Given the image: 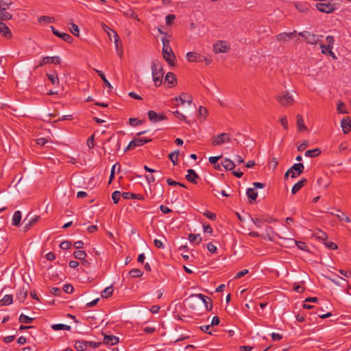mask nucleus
Segmentation results:
<instances>
[{
	"instance_id": "f257e3e1",
	"label": "nucleus",
	"mask_w": 351,
	"mask_h": 351,
	"mask_svg": "<svg viewBox=\"0 0 351 351\" xmlns=\"http://www.w3.org/2000/svg\"><path fill=\"white\" fill-rule=\"evenodd\" d=\"M152 71L154 84L156 86H159L162 84V79L164 75L163 69L159 61H152Z\"/></svg>"
},
{
	"instance_id": "f03ea898",
	"label": "nucleus",
	"mask_w": 351,
	"mask_h": 351,
	"mask_svg": "<svg viewBox=\"0 0 351 351\" xmlns=\"http://www.w3.org/2000/svg\"><path fill=\"white\" fill-rule=\"evenodd\" d=\"M162 56L170 66H173L176 65V58L170 45H162Z\"/></svg>"
},
{
	"instance_id": "7ed1b4c3",
	"label": "nucleus",
	"mask_w": 351,
	"mask_h": 351,
	"mask_svg": "<svg viewBox=\"0 0 351 351\" xmlns=\"http://www.w3.org/2000/svg\"><path fill=\"white\" fill-rule=\"evenodd\" d=\"M186 59L191 62H204L206 65H209L212 62V59L209 56L205 57L196 52H188L186 53Z\"/></svg>"
},
{
	"instance_id": "20e7f679",
	"label": "nucleus",
	"mask_w": 351,
	"mask_h": 351,
	"mask_svg": "<svg viewBox=\"0 0 351 351\" xmlns=\"http://www.w3.org/2000/svg\"><path fill=\"white\" fill-rule=\"evenodd\" d=\"M278 102L283 106L292 105L294 102L293 97L288 91H283L276 97Z\"/></svg>"
},
{
	"instance_id": "39448f33",
	"label": "nucleus",
	"mask_w": 351,
	"mask_h": 351,
	"mask_svg": "<svg viewBox=\"0 0 351 351\" xmlns=\"http://www.w3.org/2000/svg\"><path fill=\"white\" fill-rule=\"evenodd\" d=\"M100 345V342L77 340L75 341L74 347L77 351H84L86 350L88 347L96 348H98Z\"/></svg>"
},
{
	"instance_id": "423d86ee",
	"label": "nucleus",
	"mask_w": 351,
	"mask_h": 351,
	"mask_svg": "<svg viewBox=\"0 0 351 351\" xmlns=\"http://www.w3.org/2000/svg\"><path fill=\"white\" fill-rule=\"evenodd\" d=\"M230 135L228 133H221L213 136L211 138V143L213 146H219L223 143H230Z\"/></svg>"
},
{
	"instance_id": "0eeeda50",
	"label": "nucleus",
	"mask_w": 351,
	"mask_h": 351,
	"mask_svg": "<svg viewBox=\"0 0 351 351\" xmlns=\"http://www.w3.org/2000/svg\"><path fill=\"white\" fill-rule=\"evenodd\" d=\"M10 5L11 3L0 0V20L8 21L12 19V14L6 11Z\"/></svg>"
},
{
	"instance_id": "6e6552de",
	"label": "nucleus",
	"mask_w": 351,
	"mask_h": 351,
	"mask_svg": "<svg viewBox=\"0 0 351 351\" xmlns=\"http://www.w3.org/2000/svg\"><path fill=\"white\" fill-rule=\"evenodd\" d=\"M299 35L306 38L305 41L309 44H316L318 42H322V40H321V38H323L322 36L311 34L310 32L307 31L300 32Z\"/></svg>"
},
{
	"instance_id": "1a4fd4ad",
	"label": "nucleus",
	"mask_w": 351,
	"mask_h": 351,
	"mask_svg": "<svg viewBox=\"0 0 351 351\" xmlns=\"http://www.w3.org/2000/svg\"><path fill=\"white\" fill-rule=\"evenodd\" d=\"M152 141V138H134L132 141H131L125 148V152L130 149H133L136 147H139L143 145L144 144L151 142Z\"/></svg>"
},
{
	"instance_id": "9d476101",
	"label": "nucleus",
	"mask_w": 351,
	"mask_h": 351,
	"mask_svg": "<svg viewBox=\"0 0 351 351\" xmlns=\"http://www.w3.org/2000/svg\"><path fill=\"white\" fill-rule=\"evenodd\" d=\"M316 8L322 12L331 13L335 10V5L330 3H318L316 4Z\"/></svg>"
},
{
	"instance_id": "9b49d317",
	"label": "nucleus",
	"mask_w": 351,
	"mask_h": 351,
	"mask_svg": "<svg viewBox=\"0 0 351 351\" xmlns=\"http://www.w3.org/2000/svg\"><path fill=\"white\" fill-rule=\"evenodd\" d=\"M304 169V165L299 162L294 164L290 169H289V172H291V177L294 178L300 176L303 172Z\"/></svg>"
},
{
	"instance_id": "f8f14e48",
	"label": "nucleus",
	"mask_w": 351,
	"mask_h": 351,
	"mask_svg": "<svg viewBox=\"0 0 351 351\" xmlns=\"http://www.w3.org/2000/svg\"><path fill=\"white\" fill-rule=\"evenodd\" d=\"M29 217V215H28L23 221V223L25 224L23 226L24 232H27L40 219V216L38 215L34 216L31 218Z\"/></svg>"
},
{
	"instance_id": "ddd939ff",
	"label": "nucleus",
	"mask_w": 351,
	"mask_h": 351,
	"mask_svg": "<svg viewBox=\"0 0 351 351\" xmlns=\"http://www.w3.org/2000/svg\"><path fill=\"white\" fill-rule=\"evenodd\" d=\"M147 115L150 121L153 123H157L167 119L166 116L163 115L162 114H158L154 110H149Z\"/></svg>"
},
{
	"instance_id": "4468645a",
	"label": "nucleus",
	"mask_w": 351,
	"mask_h": 351,
	"mask_svg": "<svg viewBox=\"0 0 351 351\" xmlns=\"http://www.w3.org/2000/svg\"><path fill=\"white\" fill-rule=\"evenodd\" d=\"M296 36V32L294 31L293 32H291L289 34L287 33H281L276 36V41L280 43H288L291 41V39Z\"/></svg>"
},
{
	"instance_id": "2eb2a0df",
	"label": "nucleus",
	"mask_w": 351,
	"mask_h": 351,
	"mask_svg": "<svg viewBox=\"0 0 351 351\" xmlns=\"http://www.w3.org/2000/svg\"><path fill=\"white\" fill-rule=\"evenodd\" d=\"M52 63L54 64H60L61 63V59L59 56H53V57H45L43 58L42 61L39 63L38 66H42L44 64Z\"/></svg>"
},
{
	"instance_id": "dca6fc26",
	"label": "nucleus",
	"mask_w": 351,
	"mask_h": 351,
	"mask_svg": "<svg viewBox=\"0 0 351 351\" xmlns=\"http://www.w3.org/2000/svg\"><path fill=\"white\" fill-rule=\"evenodd\" d=\"M51 28L53 34L62 38L64 41L67 42L69 43L73 42L72 38L69 34L63 32H59L53 26H51Z\"/></svg>"
},
{
	"instance_id": "f3484780",
	"label": "nucleus",
	"mask_w": 351,
	"mask_h": 351,
	"mask_svg": "<svg viewBox=\"0 0 351 351\" xmlns=\"http://www.w3.org/2000/svg\"><path fill=\"white\" fill-rule=\"evenodd\" d=\"M172 100L180 101L181 104H184L185 102H187L189 104H191L193 101V97L191 95H188L186 93H182L179 97H176Z\"/></svg>"
},
{
	"instance_id": "a211bd4d",
	"label": "nucleus",
	"mask_w": 351,
	"mask_h": 351,
	"mask_svg": "<svg viewBox=\"0 0 351 351\" xmlns=\"http://www.w3.org/2000/svg\"><path fill=\"white\" fill-rule=\"evenodd\" d=\"M341 127L344 134H348L350 131L351 121L349 117H346L341 120Z\"/></svg>"
},
{
	"instance_id": "6ab92c4d",
	"label": "nucleus",
	"mask_w": 351,
	"mask_h": 351,
	"mask_svg": "<svg viewBox=\"0 0 351 351\" xmlns=\"http://www.w3.org/2000/svg\"><path fill=\"white\" fill-rule=\"evenodd\" d=\"M320 47L322 49V53L327 55L330 56L332 59L337 60V57L335 54L334 52H332V45H320Z\"/></svg>"
},
{
	"instance_id": "aec40b11",
	"label": "nucleus",
	"mask_w": 351,
	"mask_h": 351,
	"mask_svg": "<svg viewBox=\"0 0 351 351\" xmlns=\"http://www.w3.org/2000/svg\"><path fill=\"white\" fill-rule=\"evenodd\" d=\"M123 198L125 199H136L138 200L144 199V196L141 194H136L130 192H124L122 193Z\"/></svg>"
},
{
	"instance_id": "412c9836",
	"label": "nucleus",
	"mask_w": 351,
	"mask_h": 351,
	"mask_svg": "<svg viewBox=\"0 0 351 351\" xmlns=\"http://www.w3.org/2000/svg\"><path fill=\"white\" fill-rule=\"evenodd\" d=\"M187 173H188L186 176V179L193 184H196L197 178L199 177L196 172L193 169H189L187 171Z\"/></svg>"
},
{
	"instance_id": "4be33fe9",
	"label": "nucleus",
	"mask_w": 351,
	"mask_h": 351,
	"mask_svg": "<svg viewBox=\"0 0 351 351\" xmlns=\"http://www.w3.org/2000/svg\"><path fill=\"white\" fill-rule=\"evenodd\" d=\"M119 343V338L114 335H105L104 343L106 345L114 346Z\"/></svg>"
},
{
	"instance_id": "5701e85b",
	"label": "nucleus",
	"mask_w": 351,
	"mask_h": 351,
	"mask_svg": "<svg viewBox=\"0 0 351 351\" xmlns=\"http://www.w3.org/2000/svg\"><path fill=\"white\" fill-rule=\"evenodd\" d=\"M274 235V232L273 228L267 226L265 228V233L262 234L261 237L263 238L264 239H268L269 241H273Z\"/></svg>"
},
{
	"instance_id": "b1692460",
	"label": "nucleus",
	"mask_w": 351,
	"mask_h": 351,
	"mask_svg": "<svg viewBox=\"0 0 351 351\" xmlns=\"http://www.w3.org/2000/svg\"><path fill=\"white\" fill-rule=\"evenodd\" d=\"M307 182V180L305 178H302L300 181H298L297 183H295L293 186L292 187L291 192L293 194H295L298 193Z\"/></svg>"
},
{
	"instance_id": "393cba45",
	"label": "nucleus",
	"mask_w": 351,
	"mask_h": 351,
	"mask_svg": "<svg viewBox=\"0 0 351 351\" xmlns=\"http://www.w3.org/2000/svg\"><path fill=\"white\" fill-rule=\"evenodd\" d=\"M27 295V290L24 287L20 289L16 293V299L21 302H24Z\"/></svg>"
},
{
	"instance_id": "a878e982",
	"label": "nucleus",
	"mask_w": 351,
	"mask_h": 351,
	"mask_svg": "<svg viewBox=\"0 0 351 351\" xmlns=\"http://www.w3.org/2000/svg\"><path fill=\"white\" fill-rule=\"evenodd\" d=\"M221 165L226 170L228 171L232 170L235 167L234 162L229 158L223 159L221 162Z\"/></svg>"
},
{
	"instance_id": "bb28decb",
	"label": "nucleus",
	"mask_w": 351,
	"mask_h": 351,
	"mask_svg": "<svg viewBox=\"0 0 351 351\" xmlns=\"http://www.w3.org/2000/svg\"><path fill=\"white\" fill-rule=\"evenodd\" d=\"M230 45H213V51L215 53H228L230 50Z\"/></svg>"
},
{
	"instance_id": "cd10ccee",
	"label": "nucleus",
	"mask_w": 351,
	"mask_h": 351,
	"mask_svg": "<svg viewBox=\"0 0 351 351\" xmlns=\"http://www.w3.org/2000/svg\"><path fill=\"white\" fill-rule=\"evenodd\" d=\"M21 221V212L16 210L14 213L12 219V224L14 226H19Z\"/></svg>"
},
{
	"instance_id": "c85d7f7f",
	"label": "nucleus",
	"mask_w": 351,
	"mask_h": 351,
	"mask_svg": "<svg viewBox=\"0 0 351 351\" xmlns=\"http://www.w3.org/2000/svg\"><path fill=\"white\" fill-rule=\"evenodd\" d=\"M165 82H168L171 85H176L177 84V79L173 73L168 72L165 76Z\"/></svg>"
},
{
	"instance_id": "c756f323",
	"label": "nucleus",
	"mask_w": 351,
	"mask_h": 351,
	"mask_svg": "<svg viewBox=\"0 0 351 351\" xmlns=\"http://www.w3.org/2000/svg\"><path fill=\"white\" fill-rule=\"evenodd\" d=\"M179 154H180L179 150L172 152L171 153H170L169 154V158L172 162L173 165H178Z\"/></svg>"
},
{
	"instance_id": "7c9ffc66",
	"label": "nucleus",
	"mask_w": 351,
	"mask_h": 351,
	"mask_svg": "<svg viewBox=\"0 0 351 351\" xmlns=\"http://www.w3.org/2000/svg\"><path fill=\"white\" fill-rule=\"evenodd\" d=\"M321 153H322V152H321L320 149L315 148L313 149L307 150L305 152V156L314 158V157H317V156H319L321 154Z\"/></svg>"
},
{
	"instance_id": "2f4dec72",
	"label": "nucleus",
	"mask_w": 351,
	"mask_h": 351,
	"mask_svg": "<svg viewBox=\"0 0 351 351\" xmlns=\"http://www.w3.org/2000/svg\"><path fill=\"white\" fill-rule=\"evenodd\" d=\"M297 119V127L299 130H307L306 125L304 124V119L301 114H298L296 117Z\"/></svg>"
},
{
	"instance_id": "473e14b6",
	"label": "nucleus",
	"mask_w": 351,
	"mask_h": 351,
	"mask_svg": "<svg viewBox=\"0 0 351 351\" xmlns=\"http://www.w3.org/2000/svg\"><path fill=\"white\" fill-rule=\"evenodd\" d=\"M51 328L53 330H71V326L69 325L63 324H53L51 326Z\"/></svg>"
},
{
	"instance_id": "72a5a7b5",
	"label": "nucleus",
	"mask_w": 351,
	"mask_h": 351,
	"mask_svg": "<svg viewBox=\"0 0 351 351\" xmlns=\"http://www.w3.org/2000/svg\"><path fill=\"white\" fill-rule=\"evenodd\" d=\"M291 241L295 243V245L300 250L303 251H308V247L305 242L303 241H298L294 239H290Z\"/></svg>"
},
{
	"instance_id": "f704fd0d",
	"label": "nucleus",
	"mask_w": 351,
	"mask_h": 351,
	"mask_svg": "<svg viewBox=\"0 0 351 351\" xmlns=\"http://www.w3.org/2000/svg\"><path fill=\"white\" fill-rule=\"evenodd\" d=\"M13 301V297L12 295H5L4 297L0 300V303L2 306H7L11 304Z\"/></svg>"
},
{
	"instance_id": "c9c22d12",
	"label": "nucleus",
	"mask_w": 351,
	"mask_h": 351,
	"mask_svg": "<svg viewBox=\"0 0 351 351\" xmlns=\"http://www.w3.org/2000/svg\"><path fill=\"white\" fill-rule=\"evenodd\" d=\"M188 239L191 243H195L197 244H199L202 240V237L198 234H190L189 235Z\"/></svg>"
},
{
	"instance_id": "e433bc0d",
	"label": "nucleus",
	"mask_w": 351,
	"mask_h": 351,
	"mask_svg": "<svg viewBox=\"0 0 351 351\" xmlns=\"http://www.w3.org/2000/svg\"><path fill=\"white\" fill-rule=\"evenodd\" d=\"M95 71L98 73V75H99V77H101L102 81L104 82L105 86L111 90L112 88V86H111L109 81L106 79L104 72L101 71H99V70H95Z\"/></svg>"
},
{
	"instance_id": "4c0bfd02",
	"label": "nucleus",
	"mask_w": 351,
	"mask_h": 351,
	"mask_svg": "<svg viewBox=\"0 0 351 351\" xmlns=\"http://www.w3.org/2000/svg\"><path fill=\"white\" fill-rule=\"evenodd\" d=\"M246 194L251 200H255L258 196L256 191L253 188L247 189Z\"/></svg>"
},
{
	"instance_id": "58836bf2",
	"label": "nucleus",
	"mask_w": 351,
	"mask_h": 351,
	"mask_svg": "<svg viewBox=\"0 0 351 351\" xmlns=\"http://www.w3.org/2000/svg\"><path fill=\"white\" fill-rule=\"evenodd\" d=\"M113 293V289L112 286L106 287L102 292H101V297L104 298H108L110 297Z\"/></svg>"
},
{
	"instance_id": "ea45409f",
	"label": "nucleus",
	"mask_w": 351,
	"mask_h": 351,
	"mask_svg": "<svg viewBox=\"0 0 351 351\" xmlns=\"http://www.w3.org/2000/svg\"><path fill=\"white\" fill-rule=\"evenodd\" d=\"M108 36L110 38V40L111 41H114V43L115 44L118 43L119 36L117 35L116 32H114L112 29H109V31L108 32Z\"/></svg>"
},
{
	"instance_id": "a19ab883",
	"label": "nucleus",
	"mask_w": 351,
	"mask_h": 351,
	"mask_svg": "<svg viewBox=\"0 0 351 351\" xmlns=\"http://www.w3.org/2000/svg\"><path fill=\"white\" fill-rule=\"evenodd\" d=\"M128 274L132 278H139L143 276V272L139 269H133L129 271Z\"/></svg>"
},
{
	"instance_id": "79ce46f5",
	"label": "nucleus",
	"mask_w": 351,
	"mask_h": 351,
	"mask_svg": "<svg viewBox=\"0 0 351 351\" xmlns=\"http://www.w3.org/2000/svg\"><path fill=\"white\" fill-rule=\"evenodd\" d=\"M19 320L21 323L30 324V323L33 322L34 319L32 318V317H29L27 315H25L24 314H21Z\"/></svg>"
},
{
	"instance_id": "37998d69",
	"label": "nucleus",
	"mask_w": 351,
	"mask_h": 351,
	"mask_svg": "<svg viewBox=\"0 0 351 351\" xmlns=\"http://www.w3.org/2000/svg\"><path fill=\"white\" fill-rule=\"evenodd\" d=\"M338 214H335L336 217L340 220V221H344L347 223L350 222V219L342 211L337 210Z\"/></svg>"
},
{
	"instance_id": "c03bdc74",
	"label": "nucleus",
	"mask_w": 351,
	"mask_h": 351,
	"mask_svg": "<svg viewBox=\"0 0 351 351\" xmlns=\"http://www.w3.org/2000/svg\"><path fill=\"white\" fill-rule=\"evenodd\" d=\"M73 256L75 258L78 260H84L86 256V253L83 250H77L74 252Z\"/></svg>"
},
{
	"instance_id": "a18cd8bd",
	"label": "nucleus",
	"mask_w": 351,
	"mask_h": 351,
	"mask_svg": "<svg viewBox=\"0 0 351 351\" xmlns=\"http://www.w3.org/2000/svg\"><path fill=\"white\" fill-rule=\"evenodd\" d=\"M48 80L52 83V84H59V79L56 73L47 74Z\"/></svg>"
},
{
	"instance_id": "49530a36",
	"label": "nucleus",
	"mask_w": 351,
	"mask_h": 351,
	"mask_svg": "<svg viewBox=\"0 0 351 351\" xmlns=\"http://www.w3.org/2000/svg\"><path fill=\"white\" fill-rule=\"evenodd\" d=\"M0 32L4 34L5 36H10L11 34L7 25L1 21H0Z\"/></svg>"
},
{
	"instance_id": "de8ad7c7",
	"label": "nucleus",
	"mask_w": 351,
	"mask_h": 351,
	"mask_svg": "<svg viewBox=\"0 0 351 351\" xmlns=\"http://www.w3.org/2000/svg\"><path fill=\"white\" fill-rule=\"evenodd\" d=\"M173 115L180 121H184L186 123H189V121L187 120L186 117L178 110H176L173 112Z\"/></svg>"
},
{
	"instance_id": "09e8293b",
	"label": "nucleus",
	"mask_w": 351,
	"mask_h": 351,
	"mask_svg": "<svg viewBox=\"0 0 351 351\" xmlns=\"http://www.w3.org/2000/svg\"><path fill=\"white\" fill-rule=\"evenodd\" d=\"M129 123L131 126L135 127L138 125H141L143 123V120L138 119L137 118H130L129 119Z\"/></svg>"
},
{
	"instance_id": "8fccbe9b",
	"label": "nucleus",
	"mask_w": 351,
	"mask_h": 351,
	"mask_svg": "<svg viewBox=\"0 0 351 351\" xmlns=\"http://www.w3.org/2000/svg\"><path fill=\"white\" fill-rule=\"evenodd\" d=\"M121 196H122V193L119 191H115L112 193V199L114 204H117L119 202Z\"/></svg>"
},
{
	"instance_id": "3c124183",
	"label": "nucleus",
	"mask_w": 351,
	"mask_h": 351,
	"mask_svg": "<svg viewBox=\"0 0 351 351\" xmlns=\"http://www.w3.org/2000/svg\"><path fill=\"white\" fill-rule=\"evenodd\" d=\"M117 167H118V171H119V169H120V165H119V163L117 162V163H115L112 166V169H111V172H110V178H109V183H110L112 182V180L114 178V171H115V169H116Z\"/></svg>"
},
{
	"instance_id": "603ef678",
	"label": "nucleus",
	"mask_w": 351,
	"mask_h": 351,
	"mask_svg": "<svg viewBox=\"0 0 351 351\" xmlns=\"http://www.w3.org/2000/svg\"><path fill=\"white\" fill-rule=\"evenodd\" d=\"M345 108H346V106H345L344 103L342 101H339L337 104V110L338 111L339 113L346 114V113H347V111L346 110Z\"/></svg>"
},
{
	"instance_id": "864d4df0",
	"label": "nucleus",
	"mask_w": 351,
	"mask_h": 351,
	"mask_svg": "<svg viewBox=\"0 0 351 351\" xmlns=\"http://www.w3.org/2000/svg\"><path fill=\"white\" fill-rule=\"evenodd\" d=\"M54 21V19L50 16H42L38 18V22H46V23H53Z\"/></svg>"
},
{
	"instance_id": "5fc2aeb1",
	"label": "nucleus",
	"mask_w": 351,
	"mask_h": 351,
	"mask_svg": "<svg viewBox=\"0 0 351 351\" xmlns=\"http://www.w3.org/2000/svg\"><path fill=\"white\" fill-rule=\"evenodd\" d=\"M191 298H197L202 302H204V300H210V298L209 297H208L205 295H203L202 293L192 295L191 296Z\"/></svg>"
},
{
	"instance_id": "6e6d98bb",
	"label": "nucleus",
	"mask_w": 351,
	"mask_h": 351,
	"mask_svg": "<svg viewBox=\"0 0 351 351\" xmlns=\"http://www.w3.org/2000/svg\"><path fill=\"white\" fill-rule=\"evenodd\" d=\"M279 121H280L282 126L284 128V129H285V130L288 129V122H287L286 116L280 117Z\"/></svg>"
},
{
	"instance_id": "4d7b16f0",
	"label": "nucleus",
	"mask_w": 351,
	"mask_h": 351,
	"mask_svg": "<svg viewBox=\"0 0 351 351\" xmlns=\"http://www.w3.org/2000/svg\"><path fill=\"white\" fill-rule=\"evenodd\" d=\"M309 145V143L308 141H304L302 143L299 145L297 147L299 152L304 151L308 146Z\"/></svg>"
},
{
	"instance_id": "13d9d810",
	"label": "nucleus",
	"mask_w": 351,
	"mask_h": 351,
	"mask_svg": "<svg viewBox=\"0 0 351 351\" xmlns=\"http://www.w3.org/2000/svg\"><path fill=\"white\" fill-rule=\"evenodd\" d=\"M71 243L69 241H62L60 245V247L62 250H68L71 247Z\"/></svg>"
},
{
	"instance_id": "bf43d9fd",
	"label": "nucleus",
	"mask_w": 351,
	"mask_h": 351,
	"mask_svg": "<svg viewBox=\"0 0 351 351\" xmlns=\"http://www.w3.org/2000/svg\"><path fill=\"white\" fill-rule=\"evenodd\" d=\"M71 30V32L74 35V36H79V33H80V31H79V28H78V26L76 25L75 24H72L71 25V27L70 29Z\"/></svg>"
},
{
	"instance_id": "052dcab7",
	"label": "nucleus",
	"mask_w": 351,
	"mask_h": 351,
	"mask_svg": "<svg viewBox=\"0 0 351 351\" xmlns=\"http://www.w3.org/2000/svg\"><path fill=\"white\" fill-rule=\"evenodd\" d=\"M204 215L212 221H215L216 219V215L208 210L204 212Z\"/></svg>"
},
{
	"instance_id": "680f3d73",
	"label": "nucleus",
	"mask_w": 351,
	"mask_h": 351,
	"mask_svg": "<svg viewBox=\"0 0 351 351\" xmlns=\"http://www.w3.org/2000/svg\"><path fill=\"white\" fill-rule=\"evenodd\" d=\"M63 291L66 293H71L73 291V287L70 284L64 285Z\"/></svg>"
},
{
	"instance_id": "e2e57ef3",
	"label": "nucleus",
	"mask_w": 351,
	"mask_h": 351,
	"mask_svg": "<svg viewBox=\"0 0 351 351\" xmlns=\"http://www.w3.org/2000/svg\"><path fill=\"white\" fill-rule=\"evenodd\" d=\"M222 158V155L218 156H210L208 158L209 162L215 165L217 163L218 160Z\"/></svg>"
},
{
	"instance_id": "0e129e2a",
	"label": "nucleus",
	"mask_w": 351,
	"mask_h": 351,
	"mask_svg": "<svg viewBox=\"0 0 351 351\" xmlns=\"http://www.w3.org/2000/svg\"><path fill=\"white\" fill-rule=\"evenodd\" d=\"M176 19V16L174 14H169L166 16V23L168 25H171L173 21Z\"/></svg>"
},
{
	"instance_id": "69168bd1",
	"label": "nucleus",
	"mask_w": 351,
	"mask_h": 351,
	"mask_svg": "<svg viewBox=\"0 0 351 351\" xmlns=\"http://www.w3.org/2000/svg\"><path fill=\"white\" fill-rule=\"evenodd\" d=\"M207 250L212 254H215L217 252V247L212 243H209L207 244Z\"/></svg>"
},
{
	"instance_id": "338daca9",
	"label": "nucleus",
	"mask_w": 351,
	"mask_h": 351,
	"mask_svg": "<svg viewBox=\"0 0 351 351\" xmlns=\"http://www.w3.org/2000/svg\"><path fill=\"white\" fill-rule=\"evenodd\" d=\"M249 271L248 269H243L242 271H240L237 272L234 276V278H240L244 276H245L247 274H248Z\"/></svg>"
},
{
	"instance_id": "774afa93",
	"label": "nucleus",
	"mask_w": 351,
	"mask_h": 351,
	"mask_svg": "<svg viewBox=\"0 0 351 351\" xmlns=\"http://www.w3.org/2000/svg\"><path fill=\"white\" fill-rule=\"evenodd\" d=\"M210 327H211V325H204V326H200V329L204 332L205 333H207V334H212L211 331H210Z\"/></svg>"
}]
</instances>
